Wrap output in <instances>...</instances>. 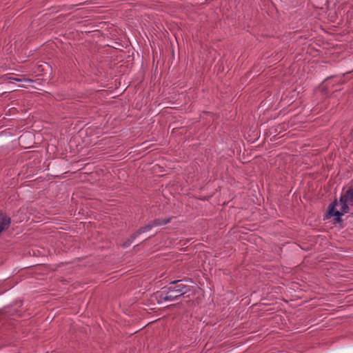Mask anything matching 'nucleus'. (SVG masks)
Returning a JSON list of instances; mask_svg holds the SVG:
<instances>
[{"label":"nucleus","instance_id":"12","mask_svg":"<svg viewBox=\"0 0 353 353\" xmlns=\"http://www.w3.org/2000/svg\"><path fill=\"white\" fill-rule=\"evenodd\" d=\"M310 54H312V51H311V50H310Z\"/></svg>","mask_w":353,"mask_h":353},{"label":"nucleus","instance_id":"7","mask_svg":"<svg viewBox=\"0 0 353 353\" xmlns=\"http://www.w3.org/2000/svg\"><path fill=\"white\" fill-rule=\"evenodd\" d=\"M153 227L152 223L150 222V223L145 225V226L143 227H141L139 229L137 230V234H142V233H144V232H146L149 230H150Z\"/></svg>","mask_w":353,"mask_h":353},{"label":"nucleus","instance_id":"9","mask_svg":"<svg viewBox=\"0 0 353 353\" xmlns=\"http://www.w3.org/2000/svg\"><path fill=\"white\" fill-rule=\"evenodd\" d=\"M132 243L128 239L125 242L123 243V247L127 248L130 246Z\"/></svg>","mask_w":353,"mask_h":353},{"label":"nucleus","instance_id":"13","mask_svg":"<svg viewBox=\"0 0 353 353\" xmlns=\"http://www.w3.org/2000/svg\"><path fill=\"white\" fill-rule=\"evenodd\" d=\"M350 189L353 190V188H350Z\"/></svg>","mask_w":353,"mask_h":353},{"label":"nucleus","instance_id":"4","mask_svg":"<svg viewBox=\"0 0 353 353\" xmlns=\"http://www.w3.org/2000/svg\"><path fill=\"white\" fill-rule=\"evenodd\" d=\"M172 219V216L167 219H155L151 221L153 227L161 226L169 223Z\"/></svg>","mask_w":353,"mask_h":353},{"label":"nucleus","instance_id":"5","mask_svg":"<svg viewBox=\"0 0 353 353\" xmlns=\"http://www.w3.org/2000/svg\"><path fill=\"white\" fill-rule=\"evenodd\" d=\"M345 199L347 203H350L351 205H353V190L348 188L346 192L340 196V199L343 200Z\"/></svg>","mask_w":353,"mask_h":353},{"label":"nucleus","instance_id":"11","mask_svg":"<svg viewBox=\"0 0 353 353\" xmlns=\"http://www.w3.org/2000/svg\"><path fill=\"white\" fill-rule=\"evenodd\" d=\"M14 80H15V81H20V80H19V79H14Z\"/></svg>","mask_w":353,"mask_h":353},{"label":"nucleus","instance_id":"8","mask_svg":"<svg viewBox=\"0 0 353 353\" xmlns=\"http://www.w3.org/2000/svg\"><path fill=\"white\" fill-rule=\"evenodd\" d=\"M140 234H137V230L130 235V236L128 238V239L132 243L134 240L139 236Z\"/></svg>","mask_w":353,"mask_h":353},{"label":"nucleus","instance_id":"10","mask_svg":"<svg viewBox=\"0 0 353 353\" xmlns=\"http://www.w3.org/2000/svg\"><path fill=\"white\" fill-rule=\"evenodd\" d=\"M313 299H313L312 297H311V296H310V301H312Z\"/></svg>","mask_w":353,"mask_h":353},{"label":"nucleus","instance_id":"6","mask_svg":"<svg viewBox=\"0 0 353 353\" xmlns=\"http://www.w3.org/2000/svg\"><path fill=\"white\" fill-rule=\"evenodd\" d=\"M339 202H340V203L341 205V210H339V212L340 213L339 214L344 215L345 214L348 213L350 212V209L348 203H347V201H345V199H344L343 200H341L339 199Z\"/></svg>","mask_w":353,"mask_h":353},{"label":"nucleus","instance_id":"1","mask_svg":"<svg viewBox=\"0 0 353 353\" xmlns=\"http://www.w3.org/2000/svg\"><path fill=\"white\" fill-rule=\"evenodd\" d=\"M191 286L185 285L182 280H176L170 283L156 294L159 301H172L190 292Z\"/></svg>","mask_w":353,"mask_h":353},{"label":"nucleus","instance_id":"2","mask_svg":"<svg viewBox=\"0 0 353 353\" xmlns=\"http://www.w3.org/2000/svg\"><path fill=\"white\" fill-rule=\"evenodd\" d=\"M338 199L335 198L334 200L329 205L327 208L326 217L327 219L334 217V221H335V223L341 224V223L343 222V220L341 218L343 215L339 214L340 213L339 212V210H336V206L338 205Z\"/></svg>","mask_w":353,"mask_h":353},{"label":"nucleus","instance_id":"3","mask_svg":"<svg viewBox=\"0 0 353 353\" xmlns=\"http://www.w3.org/2000/svg\"><path fill=\"white\" fill-rule=\"evenodd\" d=\"M11 223V219L6 213L0 211V234L7 230Z\"/></svg>","mask_w":353,"mask_h":353}]
</instances>
